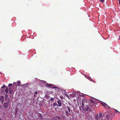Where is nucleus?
I'll return each instance as SVG.
<instances>
[{"mask_svg": "<svg viewBox=\"0 0 120 120\" xmlns=\"http://www.w3.org/2000/svg\"><path fill=\"white\" fill-rule=\"evenodd\" d=\"M47 86H52V85H50V84H47Z\"/></svg>", "mask_w": 120, "mask_h": 120, "instance_id": "nucleus-20", "label": "nucleus"}, {"mask_svg": "<svg viewBox=\"0 0 120 120\" xmlns=\"http://www.w3.org/2000/svg\"><path fill=\"white\" fill-rule=\"evenodd\" d=\"M86 111H90V112H91V111L89 107H87L86 109Z\"/></svg>", "mask_w": 120, "mask_h": 120, "instance_id": "nucleus-9", "label": "nucleus"}, {"mask_svg": "<svg viewBox=\"0 0 120 120\" xmlns=\"http://www.w3.org/2000/svg\"><path fill=\"white\" fill-rule=\"evenodd\" d=\"M115 111H116V112H117H117H119V111H118L116 109H115ZM119 112L120 113V112Z\"/></svg>", "mask_w": 120, "mask_h": 120, "instance_id": "nucleus-21", "label": "nucleus"}, {"mask_svg": "<svg viewBox=\"0 0 120 120\" xmlns=\"http://www.w3.org/2000/svg\"><path fill=\"white\" fill-rule=\"evenodd\" d=\"M37 94V92L36 91L35 92V93L34 94V96H36V94Z\"/></svg>", "mask_w": 120, "mask_h": 120, "instance_id": "nucleus-18", "label": "nucleus"}, {"mask_svg": "<svg viewBox=\"0 0 120 120\" xmlns=\"http://www.w3.org/2000/svg\"><path fill=\"white\" fill-rule=\"evenodd\" d=\"M102 114L101 113H100L99 114V117L100 118H102Z\"/></svg>", "mask_w": 120, "mask_h": 120, "instance_id": "nucleus-16", "label": "nucleus"}, {"mask_svg": "<svg viewBox=\"0 0 120 120\" xmlns=\"http://www.w3.org/2000/svg\"><path fill=\"white\" fill-rule=\"evenodd\" d=\"M58 106L61 107L62 105V102H61V100H59L57 101Z\"/></svg>", "mask_w": 120, "mask_h": 120, "instance_id": "nucleus-4", "label": "nucleus"}, {"mask_svg": "<svg viewBox=\"0 0 120 120\" xmlns=\"http://www.w3.org/2000/svg\"><path fill=\"white\" fill-rule=\"evenodd\" d=\"M50 100L51 101H54V99L52 98H50Z\"/></svg>", "mask_w": 120, "mask_h": 120, "instance_id": "nucleus-19", "label": "nucleus"}, {"mask_svg": "<svg viewBox=\"0 0 120 120\" xmlns=\"http://www.w3.org/2000/svg\"><path fill=\"white\" fill-rule=\"evenodd\" d=\"M53 107H54L55 106H56L57 107H58V105L56 103H54L53 105Z\"/></svg>", "mask_w": 120, "mask_h": 120, "instance_id": "nucleus-13", "label": "nucleus"}, {"mask_svg": "<svg viewBox=\"0 0 120 120\" xmlns=\"http://www.w3.org/2000/svg\"><path fill=\"white\" fill-rule=\"evenodd\" d=\"M90 102L92 104H93L94 103V102L92 100H91V101H90Z\"/></svg>", "mask_w": 120, "mask_h": 120, "instance_id": "nucleus-17", "label": "nucleus"}, {"mask_svg": "<svg viewBox=\"0 0 120 120\" xmlns=\"http://www.w3.org/2000/svg\"><path fill=\"white\" fill-rule=\"evenodd\" d=\"M16 82H14L13 83V84H16Z\"/></svg>", "mask_w": 120, "mask_h": 120, "instance_id": "nucleus-26", "label": "nucleus"}, {"mask_svg": "<svg viewBox=\"0 0 120 120\" xmlns=\"http://www.w3.org/2000/svg\"><path fill=\"white\" fill-rule=\"evenodd\" d=\"M9 92L10 93V94H12V92L13 91L12 90H11L10 89H9Z\"/></svg>", "mask_w": 120, "mask_h": 120, "instance_id": "nucleus-15", "label": "nucleus"}, {"mask_svg": "<svg viewBox=\"0 0 120 120\" xmlns=\"http://www.w3.org/2000/svg\"><path fill=\"white\" fill-rule=\"evenodd\" d=\"M67 109L68 111L70 112H72V110L68 106H67Z\"/></svg>", "mask_w": 120, "mask_h": 120, "instance_id": "nucleus-8", "label": "nucleus"}, {"mask_svg": "<svg viewBox=\"0 0 120 120\" xmlns=\"http://www.w3.org/2000/svg\"><path fill=\"white\" fill-rule=\"evenodd\" d=\"M53 88H58V87H53Z\"/></svg>", "mask_w": 120, "mask_h": 120, "instance_id": "nucleus-27", "label": "nucleus"}, {"mask_svg": "<svg viewBox=\"0 0 120 120\" xmlns=\"http://www.w3.org/2000/svg\"><path fill=\"white\" fill-rule=\"evenodd\" d=\"M65 112L66 113V115L67 116H69V113L68 112L67 110H65Z\"/></svg>", "mask_w": 120, "mask_h": 120, "instance_id": "nucleus-11", "label": "nucleus"}, {"mask_svg": "<svg viewBox=\"0 0 120 120\" xmlns=\"http://www.w3.org/2000/svg\"><path fill=\"white\" fill-rule=\"evenodd\" d=\"M12 85V84H9L8 85L9 86H10Z\"/></svg>", "mask_w": 120, "mask_h": 120, "instance_id": "nucleus-23", "label": "nucleus"}, {"mask_svg": "<svg viewBox=\"0 0 120 120\" xmlns=\"http://www.w3.org/2000/svg\"><path fill=\"white\" fill-rule=\"evenodd\" d=\"M20 82L19 81H18V82H17V83H18V84H20Z\"/></svg>", "mask_w": 120, "mask_h": 120, "instance_id": "nucleus-24", "label": "nucleus"}, {"mask_svg": "<svg viewBox=\"0 0 120 120\" xmlns=\"http://www.w3.org/2000/svg\"><path fill=\"white\" fill-rule=\"evenodd\" d=\"M5 100L6 101H7L9 99L10 100V99L9 98H8V96L7 94H6L5 96Z\"/></svg>", "mask_w": 120, "mask_h": 120, "instance_id": "nucleus-6", "label": "nucleus"}, {"mask_svg": "<svg viewBox=\"0 0 120 120\" xmlns=\"http://www.w3.org/2000/svg\"><path fill=\"white\" fill-rule=\"evenodd\" d=\"M60 98L61 99H62L63 98V97L62 96H60Z\"/></svg>", "mask_w": 120, "mask_h": 120, "instance_id": "nucleus-22", "label": "nucleus"}, {"mask_svg": "<svg viewBox=\"0 0 120 120\" xmlns=\"http://www.w3.org/2000/svg\"><path fill=\"white\" fill-rule=\"evenodd\" d=\"M119 39L120 40V37H119Z\"/></svg>", "mask_w": 120, "mask_h": 120, "instance_id": "nucleus-29", "label": "nucleus"}, {"mask_svg": "<svg viewBox=\"0 0 120 120\" xmlns=\"http://www.w3.org/2000/svg\"><path fill=\"white\" fill-rule=\"evenodd\" d=\"M119 3L120 4V0H119Z\"/></svg>", "mask_w": 120, "mask_h": 120, "instance_id": "nucleus-28", "label": "nucleus"}, {"mask_svg": "<svg viewBox=\"0 0 120 120\" xmlns=\"http://www.w3.org/2000/svg\"><path fill=\"white\" fill-rule=\"evenodd\" d=\"M4 100V97L3 96H1L0 97V101L2 104L3 103Z\"/></svg>", "mask_w": 120, "mask_h": 120, "instance_id": "nucleus-2", "label": "nucleus"}, {"mask_svg": "<svg viewBox=\"0 0 120 120\" xmlns=\"http://www.w3.org/2000/svg\"><path fill=\"white\" fill-rule=\"evenodd\" d=\"M82 108H83L85 106L84 104L83 103V100L82 101Z\"/></svg>", "mask_w": 120, "mask_h": 120, "instance_id": "nucleus-10", "label": "nucleus"}, {"mask_svg": "<svg viewBox=\"0 0 120 120\" xmlns=\"http://www.w3.org/2000/svg\"><path fill=\"white\" fill-rule=\"evenodd\" d=\"M111 116L112 114H109L107 115L106 118L108 119H110V118L111 117Z\"/></svg>", "mask_w": 120, "mask_h": 120, "instance_id": "nucleus-5", "label": "nucleus"}, {"mask_svg": "<svg viewBox=\"0 0 120 120\" xmlns=\"http://www.w3.org/2000/svg\"><path fill=\"white\" fill-rule=\"evenodd\" d=\"M102 105L106 108H109V106L105 102H102L101 103Z\"/></svg>", "mask_w": 120, "mask_h": 120, "instance_id": "nucleus-3", "label": "nucleus"}, {"mask_svg": "<svg viewBox=\"0 0 120 120\" xmlns=\"http://www.w3.org/2000/svg\"><path fill=\"white\" fill-rule=\"evenodd\" d=\"M104 0H100L101 1V2H103Z\"/></svg>", "mask_w": 120, "mask_h": 120, "instance_id": "nucleus-25", "label": "nucleus"}, {"mask_svg": "<svg viewBox=\"0 0 120 120\" xmlns=\"http://www.w3.org/2000/svg\"><path fill=\"white\" fill-rule=\"evenodd\" d=\"M88 79H89L91 81H93V80H92L91 79V78L89 77H88L87 76L86 77Z\"/></svg>", "mask_w": 120, "mask_h": 120, "instance_id": "nucleus-12", "label": "nucleus"}, {"mask_svg": "<svg viewBox=\"0 0 120 120\" xmlns=\"http://www.w3.org/2000/svg\"><path fill=\"white\" fill-rule=\"evenodd\" d=\"M5 87H7L5 86V85H3L2 87V89L0 90L2 91H3L4 90V88Z\"/></svg>", "mask_w": 120, "mask_h": 120, "instance_id": "nucleus-7", "label": "nucleus"}, {"mask_svg": "<svg viewBox=\"0 0 120 120\" xmlns=\"http://www.w3.org/2000/svg\"><path fill=\"white\" fill-rule=\"evenodd\" d=\"M5 91L6 93H8V90L7 87L6 88L5 90Z\"/></svg>", "mask_w": 120, "mask_h": 120, "instance_id": "nucleus-14", "label": "nucleus"}, {"mask_svg": "<svg viewBox=\"0 0 120 120\" xmlns=\"http://www.w3.org/2000/svg\"><path fill=\"white\" fill-rule=\"evenodd\" d=\"M0 120H2L1 119H0Z\"/></svg>", "mask_w": 120, "mask_h": 120, "instance_id": "nucleus-30", "label": "nucleus"}, {"mask_svg": "<svg viewBox=\"0 0 120 120\" xmlns=\"http://www.w3.org/2000/svg\"><path fill=\"white\" fill-rule=\"evenodd\" d=\"M11 103L10 100L8 99L7 102L4 103L3 105V106L4 108L6 109L9 106L10 104Z\"/></svg>", "mask_w": 120, "mask_h": 120, "instance_id": "nucleus-1", "label": "nucleus"}]
</instances>
